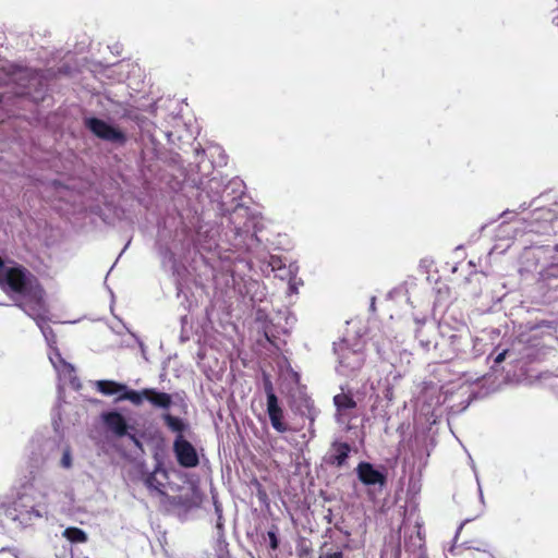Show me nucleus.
Returning <instances> with one entry per match:
<instances>
[{"instance_id":"obj_1","label":"nucleus","mask_w":558,"mask_h":558,"mask_svg":"<svg viewBox=\"0 0 558 558\" xmlns=\"http://www.w3.org/2000/svg\"><path fill=\"white\" fill-rule=\"evenodd\" d=\"M335 353L338 357L337 372L343 376H352L364 364V343L356 340L350 343L348 339H343L335 344Z\"/></svg>"},{"instance_id":"obj_2","label":"nucleus","mask_w":558,"mask_h":558,"mask_svg":"<svg viewBox=\"0 0 558 558\" xmlns=\"http://www.w3.org/2000/svg\"><path fill=\"white\" fill-rule=\"evenodd\" d=\"M24 313L35 320L36 325L39 327L43 336L45 337L49 348L56 345L57 337L52 328L48 326L49 316L46 301H43L34 306L24 305Z\"/></svg>"},{"instance_id":"obj_3","label":"nucleus","mask_w":558,"mask_h":558,"mask_svg":"<svg viewBox=\"0 0 558 558\" xmlns=\"http://www.w3.org/2000/svg\"><path fill=\"white\" fill-rule=\"evenodd\" d=\"M85 124L96 136L105 141L121 143L125 140L124 134L120 130L100 119H86Z\"/></svg>"},{"instance_id":"obj_4","label":"nucleus","mask_w":558,"mask_h":558,"mask_svg":"<svg viewBox=\"0 0 558 558\" xmlns=\"http://www.w3.org/2000/svg\"><path fill=\"white\" fill-rule=\"evenodd\" d=\"M178 462L185 468H194L198 464V457L194 447L179 435L173 444Z\"/></svg>"},{"instance_id":"obj_5","label":"nucleus","mask_w":558,"mask_h":558,"mask_svg":"<svg viewBox=\"0 0 558 558\" xmlns=\"http://www.w3.org/2000/svg\"><path fill=\"white\" fill-rule=\"evenodd\" d=\"M356 473L359 480L366 486L378 485L381 488L386 483L385 474L368 462H361L356 468Z\"/></svg>"},{"instance_id":"obj_6","label":"nucleus","mask_w":558,"mask_h":558,"mask_svg":"<svg viewBox=\"0 0 558 558\" xmlns=\"http://www.w3.org/2000/svg\"><path fill=\"white\" fill-rule=\"evenodd\" d=\"M333 402L338 411V421L340 422H343L344 418H349L351 411L356 407V402L353 398L345 393L336 395Z\"/></svg>"},{"instance_id":"obj_7","label":"nucleus","mask_w":558,"mask_h":558,"mask_svg":"<svg viewBox=\"0 0 558 558\" xmlns=\"http://www.w3.org/2000/svg\"><path fill=\"white\" fill-rule=\"evenodd\" d=\"M146 400L156 409L168 410L172 404V397L167 392L154 388H145Z\"/></svg>"},{"instance_id":"obj_8","label":"nucleus","mask_w":558,"mask_h":558,"mask_svg":"<svg viewBox=\"0 0 558 558\" xmlns=\"http://www.w3.org/2000/svg\"><path fill=\"white\" fill-rule=\"evenodd\" d=\"M104 422L107 427L118 436H123L126 433V422L124 417L118 412H110L104 415Z\"/></svg>"},{"instance_id":"obj_9","label":"nucleus","mask_w":558,"mask_h":558,"mask_svg":"<svg viewBox=\"0 0 558 558\" xmlns=\"http://www.w3.org/2000/svg\"><path fill=\"white\" fill-rule=\"evenodd\" d=\"M267 412L270 418L271 426L279 433L287 430V425L283 423V413L277 402H267Z\"/></svg>"},{"instance_id":"obj_10","label":"nucleus","mask_w":558,"mask_h":558,"mask_svg":"<svg viewBox=\"0 0 558 558\" xmlns=\"http://www.w3.org/2000/svg\"><path fill=\"white\" fill-rule=\"evenodd\" d=\"M351 451V447L345 442H335L331 448V463L342 466Z\"/></svg>"},{"instance_id":"obj_11","label":"nucleus","mask_w":558,"mask_h":558,"mask_svg":"<svg viewBox=\"0 0 558 558\" xmlns=\"http://www.w3.org/2000/svg\"><path fill=\"white\" fill-rule=\"evenodd\" d=\"M96 388L102 395L112 396L116 393H122V390H125V385L113 380H98L96 381Z\"/></svg>"},{"instance_id":"obj_12","label":"nucleus","mask_w":558,"mask_h":558,"mask_svg":"<svg viewBox=\"0 0 558 558\" xmlns=\"http://www.w3.org/2000/svg\"><path fill=\"white\" fill-rule=\"evenodd\" d=\"M159 475L166 478V473L163 471H155L145 478V485L151 492L163 494L165 485L163 482L158 478Z\"/></svg>"},{"instance_id":"obj_13","label":"nucleus","mask_w":558,"mask_h":558,"mask_svg":"<svg viewBox=\"0 0 558 558\" xmlns=\"http://www.w3.org/2000/svg\"><path fill=\"white\" fill-rule=\"evenodd\" d=\"M118 400H129L135 405H141L144 400H146L145 389L143 390H131L125 385V390H122V395L118 398Z\"/></svg>"},{"instance_id":"obj_14","label":"nucleus","mask_w":558,"mask_h":558,"mask_svg":"<svg viewBox=\"0 0 558 558\" xmlns=\"http://www.w3.org/2000/svg\"><path fill=\"white\" fill-rule=\"evenodd\" d=\"M54 369L57 371V373L59 374L60 377H62L63 379L70 381V383H74V380L76 379L75 377V368L72 364L68 363L65 360L63 362H61L60 364H58Z\"/></svg>"},{"instance_id":"obj_15","label":"nucleus","mask_w":558,"mask_h":558,"mask_svg":"<svg viewBox=\"0 0 558 558\" xmlns=\"http://www.w3.org/2000/svg\"><path fill=\"white\" fill-rule=\"evenodd\" d=\"M62 535L72 543L87 542V534L78 527H68L63 531Z\"/></svg>"},{"instance_id":"obj_16","label":"nucleus","mask_w":558,"mask_h":558,"mask_svg":"<svg viewBox=\"0 0 558 558\" xmlns=\"http://www.w3.org/2000/svg\"><path fill=\"white\" fill-rule=\"evenodd\" d=\"M162 417H163L165 423L171 430L179 433L181 435V433L185 428V424L181 418L172 416L169 413L163 414Z\"/></svg>"},{"instance_id":"obj_17","label":"nucleus","mask_w":558,"mask_h":558,"mask_svg":"<svg viewBox=\"0 0 558 558\" xmlns=\"http://www.w3.org/2000/svg\"><path fill=\"white\" fill-rule=\"evenodd\" d=\"M61 450H62V457H61V460H60V466L63 468V469L69 470L73 465V458H72L71 448H70V446L64 445Z\"/></svg>"},{"instance_id":"obj_18","label":"nucleus","mask_w":558,"mask_h":558,"mask_svg":"<svg viewBox=\"0 0 558 558\" xmlns=\"http://www.w3.org/2000/svg\"><path fill=\"white\" fill-rule=\"evenodd\" d=\"M264 390L267 396V402H277V396L275 395L272 383L267 374L263 376Z\"/></svg>"},{"instance_id":"obj_19","label":"nucleus","mask_w":558,"mask_h":558,"mask_svg":"<svg viewBox=\"0 0 558 558\" xmlns=\"http://www.w3.org/2000/svg\"><path fill=\"white\" fill-rule=\"evenodd\" d=\"M49 349H50V351L48 353V357H49L52 366L56 367L58 364L63 362L64 359L61 356V353L56 345H53L52 348H49Z\"/></svg>"},{"instance_id":"obj_20","label":"nucleus","mask_w":558,"mask_h":558,"mask_svg":"<svg viewBox=\"0 0 558 558\" xmlns=\"http://www.w3.org/2000/svg\"><path fill=\"white\" fill-rule=\"evenodd\" d=\"M267 535H268V538H269L270 548L276 550L278 548V545H279L278 537H277V531L276 530H270V531H268Z\"/></svg>"},{"instance_id":"obj_21","label":"nucleus","mask_w":558,"mask_h":558,"mask_svg":"<svg viewBox=\"0 0 558 558\" xmlns=\"http://www.w3.org/2000/svg\"><path fill=\"white\" fill-rule=\"evenodd\" d=\"M269 266L271 267L272 271L282 270L283 269L281 259L279 257H276V256H271L270 262H269Z\"/></svg>"},{"instance_id":"obj_22","label":"nucleus","mask_w":558,"mask_h":558,"mask_svg":"<svg viewBox=\"0 0 558 558\" xmlns=\"http://www.w3.org/2000/svg\"><path fill=\"white\" fill-rule=\"evenodd\" d=\"M29 514L34 515L35 518H43L47 514V512H41L36 508H32Z\"/></svg>"},{"instance_id":"obj_23","label":"nucleus","mask_w":558,"mask_h":558,"mask_svg":"<svg viewBox=\"0 0 558 558\" xmlns=\"http://www.w3.org/2000/svg\"><path fill=\"white\" fill-rule=\"evenodd\" d=\"M324 558H343L341 551L327 553Z\"/></svg>"},{"instance_id":"obj_24","label":"nucleus","mask_w":558,"mask_h":558,"mask_svg":"<svg viewBox=\"0 0 558 558\" xmlns=\"http://www.w3.org/2000/svg\"><path fill=\"white\" fill-rule=\"evenodd\" d=\"M506 354H507V350H504L502 352H500V353L495 357V363H496V364L501 363V362L505 360Z\"/></svg>"},{"instance_id":"obj_25","label":"nucleus","mask_w":558,"mask_h":558,"mask_svg":"<svg viewBox=\"0 0 558 558\" xmlns=\"http://www.w3.org/2000/svg\"><path fill=\"white\" fill-rule=\"evenodd\" d=\"M422 336V331H418L417 332V338H421ZM422 345L426 349V350H429V347H430V341H424L423 339H420Z\"/></svg>"},{"instance_id":"obj_26","label":"nucleus","mask_w":558,"mask_h":558,"mask_svg":"<svg viewBox=\"0 0 558 558\" xmlns=\"http://www.w3.org/2000/svg\"><path fill=\"white\" fill-rule=\"evenodd\" d=\"M386 398L391 399L392 398V391L390 388L387 389Z\"/></svg>"},{"instance_id":"obj_27","label":"nucleus","mask_w":558,"mask_h":558,"mask_svg":"<svg viewBox=\"0 0 558 558\" xmlns=\"http://www.w3.org/2000/svg\"><path fill=\"white\" fill-rule=\"evenodd\" d=\"M450 339H451V342H452L453 344H456V342L459 340V337H458V336H456V335H453V336H451V337H450Z\"/></svg>"},{"instance_id":"obj_28","label":"nucleus","mask_w":558,"mask_h":558,"mask_svg":"<svg viewBox=\"0 0 558 558\" xmlns=\"http://www.w3.org/2000/svg\"><path fill=\"white\" fill-rule=\"evenodd\" d=\"M371 307H372L373 310L375 308V298H373V300H372V305H371Z\"/></svg>"},{"instance_id":"obj_29","label":"nucleus","mask_w":558,"mask_h":558,"mask_svg":"<svg viewBox=\"0 0 558 558\" xmlns=\"http://www.w3.org/2000/svg\"><path fill=\"white\" fill-rule=\"evenodd\" d=\"M452 356L450 354H447L444 356L445 360H450Z\"/></svg>"}]
</instances>
